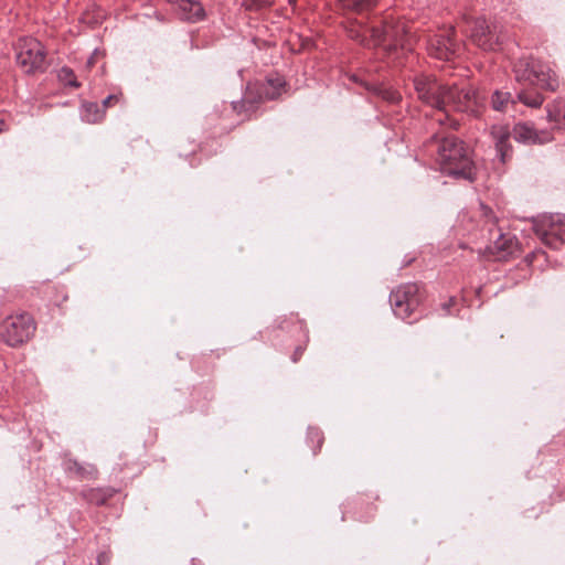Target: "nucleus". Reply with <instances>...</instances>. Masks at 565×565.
Returning a JSON list of instances; mask_svg holds the SVG:
<instances>
[{
	"label": "nucleus",
	"mask_w": 565,
	"mask_h": 565,
	"mask_svg": "<svg viewBox=\"0 0 565 565\" xmlns=\"http://www.w3.org/2000/svg\"><path fill=\"white\" fill-rule=\"evenodd\" d=\"M413 85L417 98L438 111L436 121L452 129H458L459 121L449 116V109L471 118H481L487 108L486 96L471 86L443 85L435 77L425 74L415 75Z\"/></svg>",
	"instance_id": "nucleus-1"
},
{
	"label": "nucleus",
	"mask_w": 565,
	"mask_h": 565,
	"mask_svg": "<svg viewBox=\"0 0 565 565\" xmlns=\"http://www.w3.org/2000/svg\"><path fill=\"white\" fill-rule=\"evenodd\" d=\"M413 85L417 98L438 111L436 121L452 129H458L459 121L449 116V109L471 118H481L487 108L486 96L471 86L443 85L435 77L425 74L415 75Z\"/></svg>",
	"instance_id": "nucleus-2"
},
{
	"label": "nucleus",
	"mask_w": 565,
	"mask_h": 565,
	"mask_svg": "<svg viewBox=\"0 0 565 565\" xmlns=\"http://www.w3.org/2000/svg\"><path fill=\"white\" fill-rule=\"evenodd\" d=\"M427 147L435 152L440 170L457 179L472 181L473 162L466 143L452 134L431 135Z\"/></svg>",
	"instance_id": "nucleus-3"
},
{
	"label": "nucleus",
	"mask_w": 565,
	"mask_h": 565,
	"mask_svg": "<svg viewBox=\"0 0 565 565\" xmlns=\"http://www.w3.org/2000/svg\"><path fill=\"white\" fill-rule=\"evenodd\" d=\"M490 135L494 142L495 157L501 163H507L512 158L511 136L523 145H543L553 139L552 130L537 129L531 121H520L512 130L504 125H493Z\"/></svg>",
	"instance_id": "nucleus-4"
},
{
	"label": "nucleus",
	"mask_w": 565,
	"mask_h": 565,
	"mask_svg": "<svg viewBox=\"0 0 565 565\" xmlns=\"http://www.w3.org/2000/svg\"><path fill=\"white\" fill-rule=\"evenodd\" d=\"M370 32L372 47L382 46L388 55L411 52L416 41L406 22L401 20H385L381 25L371 26Z\"/></svg>",
	"instance_id": "nucleus-5"
},
{
	"label": "nucleus",
	"mask_w": 565,
	"mask_h": 565,
	"mask_svg": "<svg viewBox=\"0 0 565 565\" xmlns=\"http://www.w3.org/2000/svg\"><path fill=\"white\" fill-rule=\"evenodd\" d=\"M513 71L519 83L534 85L550 92H555L559 86L555 72L539 60L520 58L514 64Z\"/></svg>",
	"instance_id": "nucleus-6"
},
{
	"label": "nucleus",
	"mask_w": 565,
	"mask_h": 565,
	"mask_svg": "<svg viewBox=\"0 0 565 565\" xmlns=\"http://www.w3.org/2000/svg\"><path fill=\"white\" fill-rule=\"evenodd\" d=\"M455 34L454 26L443 25L424 30L419 39L425 41L427 52L431 57L450 61L460 49V43L455 38Z\"/></svg>",
	"instance_id": "nucleus-7"
},
{
	"label": "nucleus",
	"mask_w": 565,
	"mask_h": 565,
	"mask_svg": "<svg viewBox=\"0 0 565 565\" xmlns=\"http://www.w3.org/2000/svg\"><path fill=\"white\" fill-rule=\"evenodd\" d=\"M533 231L550 248L558 249L564 244L565 215L542 214L532 218Z\"/></svg>",
	"instance_id": "nucleus-8"
},
{
	"label": "nucleus",
	"mask_w": 565,
	"mask_h": 565,
	"mask_svg": "<svg viewBox=\"0 0 565 565\" xmlns=\"http://www.w3.org/2000/svg\"><path fill=\"white\" fill-rule=\"evenodd\" d=\"M36 330L32 316L26 312L7 317L1 326L0 335L10 347H19L29 341Z\"/></svg>",
	"instance_id": "nucleus-9"
},
{
	"label": "nucleus",
	"mask_w": 565,
	"mask_h": 565,
	"mask_svg": "<svg viewBox=\"0 0 565 565\" xmlns=\"http://www.w3.org/2000/svg\"><path fill=\"white\" fill-rule=\"evenodd\" d=\"M46 52L40 41L34 38H22L17 45V63L26 73L44 72Z\"/></svg>",
	"instance_id": "nucleus-10"
},
{
	"label": "nucleus",
	"mask_w": 565,
	"mask_h": 565,
	"mask_svg": "<svg viewBox=\"0 0 565 565\" xmlns=\"http://www.w3.org/2000/svg\"><path fill=\"white\" fill-rule=\"evenodd\" d=\"M422 301V294L417 284L408 282L391 291L390 303L393 312L402 320L411 318Z\"/></svg>",
	"instance_id": "nucleus-11"
},
{
	"label": "nucleus",
	"mask_w": 565,
	"mask_h": 565,
	"mask_svg": "<svg viewBox=\"0 0 565 565\" xmlns=\"http://www.w3.org/2000/svg\"><path fill=\"white\" fill-rule=\"evenodd\" d=\"M470 40L483 51H494L500 44L495 26L491 28L486 19L477 18L469 22Z\"/></svg>",
	"instance_id": "nucleus-12"
},
{
	"label": "nucleus",
	"mask_w": 565,
	"mask_h": 565,
	"mask_svg": "<svg viewBox=\"0 0 565 565\" xmlns=\"http://www.w3.org/2000/svg\"><path fill=\"white\" fill-rule=\"evenodd\" d=\"M63 470L65 473L79 480H94L97 477V469L92 463H81L75 459L66 458L63 461Z\"/></svg>",
	"instance_id": "nucleus-13"
},
{
	"label": "nucleus",
	"mask_w": 565,
	"mask_h": 565,
	"mask_svg": "<svg viewBox=\"0 0 565 565\" xmlns=\"http://www.w3.org/2000/svg\"><path fill=\"white\" fill-rule=\"evenodd\" d=\"M168 2L175 4L183 14V19L189 22L195 23L205 18V10L201 2L195 0H168Z\"/></svg>",
	"instance_id": "nucleus-14"
},
{
	"label": "nucleus",
	"mask_w": 565,
	"mask_h": 565,
	"mask_svg": "<svg viewBox=\"0 0 565 565\" xmlns=\"http://www.w3.org/2000/svg\"><path fill=\"white\" fill-rule=\"evenodd\" d=\"M286 82L280 76L268 77L259 90V97L274 100L281 95Z\"/></svg>",
	"instance_id": "nucleus-15"
},
{
	"label": "nucleus",
	"mask_w": 565,
	"mask_h": 565,
	"mask_svg": "<svg viewBox=\"0 0 565 565\" xmlns=\"http://www.w3.org/2000/svg\"><path fill=\"white\" fill-rule=\"evenodd\" d=\"M365 88L388 104H397L402 99V96L397 90L383 84H365Z\"/></svg>",
	"instance_id": "nucleus-16"
},
{
	"label": "nucleus",
	"mask_w": 565,
	"mask_h": 565,
	"mask_svg": "<svg viewBox=\"0 0 565 565\" xmlns=\"http://www.w3.org/2000/svg\"><path fill=\"white\" fill-rule=\"evenodd\" d=\"M516 100L512 97L510 92L495 89L490 97L491 108L499 113H507L510 106H513Z\"/></svg>",
	"instance_id": "nucleus-17"
},
{
	"label": "nucleus",
	"mask_w": 565,
	"mask_h": 565,
	"mask_svg": "<svg viewBox=\"0 0 565 565\" xmlns=\"http://www.w3.org/2000/svg\"><path fill=\"white\" fill-rule=\"evenodd\" d=\"M350 39L354 40L364 47H372V38L370 28H365L362 23L359 25H351L347 30Z\"/></svg>",
	"instance_id": "nucleus-18"
},
{
	"label": "nucleus",
	"mask_w": 565,
	"mask_h": 565,
	"mask_svg": "<svg viewBox=\"0 0 565 565\" xmlns=\"http://www.w3.org/2000/svg\"><path fill=\"white\" fill-rule=\"evenodd\" d=\"M515 245L516 241L510 234L500 233L493 241V248L501 254L499 257H504L505 255L511 254Z\"/></svg>",
	"instance_id": "nucleus-19"
},
{
	"label": "nucleus",
	"mask_w": 565,
	"mask_h": 565,
	"mask_svg": "<svg viewBox=\"0 0 565 565\" xmlns=\"http://www.w3.org/2000/svg\"><path fill=\"white\" fill-rule=\"evenodd\" d=\"M114 490L111 489H89L83 492L84 498L92 504L103 505L111 498Z\"/></svg>",
	"instance_id": "nucleus-20"
},
{
	"label": "nucleus",
	"mask_w": 565,
	"mask_h": 565,
	"mask_svg": "<svg viewBox=\"0 0 565 565\" xmlns=\"http://www.w3.org/2000/svg\"><path fill=\"white\" fill-rule=\"evenodd\" d=\"M343 9L362 14L376 6V0H340Z\"/></svg>",
	"instance_id": "nucleus-21"
},
{
	"label": "nucleus",
	"mask_w": 565,
	"mask_h": 565,
	"mask_svg": "<svg viewBox=\"0 0 565 565\" xmlns=\"http://www.w3.org/2000/svg\"><path fill=\"white\" fill-rule=\"evenodd\" d=\"M82 118L89 124L98 122L104 118V109L96 103H86L83 105Z\"/></svg>",
	"instance_id": "nucleus-22"
},
{
	"label": "nucleus",
	"mask_w": 565,
	"mask_h": 565,
	"mask_svg": "<svg viewBox=\"0 0 565 565\" xmlns=\"http://www.w3.org/2000/svg\"><path fill=\"white\" fill-rule=\"evenodd\" d=\"M547 118L555 122L556 128H565V102L557 104L553 108H547Z\"/></svg>",
	"instance_id": "nucleus-23"
},
{
	"label": "nucleus",
	"mask_w": 565,
	"mask_h": 565,
	"mask_svg": "<svg viewBox=\"0 0 565 565\" xmlns=\"http://www.w3.org/2000/svg\"><path fill=\"white\" fill-rule=\"evenodd\" d=\"M515 100H519V102L523 103L524 105H526L529 107L536 108V107H540L543 104L544 98L539 93H532V92H527V90H520L516 94V99Z\"/></svg>",
	"instance_id": "nucleus-24"
},
{
	"label": "nucleus",
	"mask_w": 565,
	"mask_h": 565,
	"mask_svg": "<svg viewBox=\"0 0 565 565\" xmlns=\"http://www.w3.org/2000/svg\"><path fill=\"white\" fill-rule=\"evenodd\" d=\"M58 79L73 88H78L81 86L75 77L74 71L67 66H64L58 71Z\"/></svg>",
	"instance_id": "nucleus-25"
},
{
	"label": "nucleus",
	"mask_w": 565,
	"mask_h": 565,
	"mask_svg": "<svg viewBox=\"0 0 565 565\" xmlns=\"http://www.w3.org/2000/svg\"><path fill=\"white\" fill-rule=\"evenodd\" d=\"M271 2L267 0H242V7L247 11L258 12L270 7Z\"/></svg>",
	"instance_id": "nucleus-26"
},
{
	"label": "nucleus",
	"mask_w": 565,
	"mask_h": 565,
	"mask_svg": "<svg viewBox=\"0 0 565 565\" xmlns=\"http://www.w3.org/2000/svg\"><path fill=\"white\" fill-rule=\"evenodd\" d=\"M232 107L235 111H237L238 114L242 113V111H252L255 109V105L253 102L244 98L242 102L239 103H235L233 102L232 103Z\"/></svg>",
	"instance_id": "nucleus-27"
},
{
	"label": "nucleus",
	"mask_w": 565,
	"mask_h": 565,
	"mask_svg": "<svg viewBox=\"0 0 565 565\" xmlns=\"http://www.w3.org/2000/svg\"><path fill=\"white\" fill-rule=\"evenodd\" d=\"M119 99H120V95H118V94L108 95L105 99H103L100 109H104V113H105L108 107L118 103Z\"/></svg>",
	"instance_id": "nucleus-28"
},
{
	"label": "nucleus",
	"mask_w": 565,
	"mask_h": 565,
	"mask_svg": "<svg viewBox=\"0 0 565 565\" xmlns=\"http://www.w3.org/2000/svg\"><path fill=\"white\" fill-rule=\"evenodd\" d=\"M308 437L311 439L317 438L319 447L321 446L323 438L321 437V433L317 428H310L308 430Z\"/></svg>",
	"instance_id": "nucleus-29"
},
{
	"label": "nucleus",
	"mask_w": 565,
	"mask_h": 565,
	"mask_svg": "<svg viewBox=\"0 0 565 565\" xmlns=\"http://www.w3.org/2000/svg\"><path fill=\"white\" fill-rule=\"evenodd\" d=\"M301 354V349L300 348H297L296 351H295V354L292 356V361L294 362H297L298 360V356Z\"/></svg>",
	"instance_id": "nucleus-30"
},
{
	"label": "nucleus",
	"mask_w": 565,
	"mask_h": 565,
	"mask_svg": "<svg viewBox=\"0 0 565 565\" xmlns=\"http://www.w3.org/2000/svg\"><path fill=\"white\" fill-rule=\"evenodd\" d=\"M4 126H6L4 121H3V120H0V132H2V131H3Z\"/></svg>",
	"instance_id": "nucleus-31"
},
{
	"label": "nucleus",
	"mask_w": 565,
	"mask_h": 565,
	"mask_svg": "<svg viewBox=\"0 0 565 565\" xmlns=\"http://www.w3.org/2000/svg\"><path fill=\"white\" fill-rule=\"evenodd\" d=\"M449 306H450V302H449V303H444V308H445L446 310H448Z\"/></svg>",
	"instance_id": "nucleus-32"
}]
</instances>
